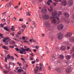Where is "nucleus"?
Wrapping results in <instances>:
<instances>
[{"mask_svg": "<svg viewBox=\"0 0 74 74\" xmlns=\"http://www.w3.org/2000/svg\"><path fill=\"white\" fill-rule=\"evenodd\" d=\"M5 60L6 62H7V58L5 57Z\"/></svg>", "mask_w": 74, "mask_h": 74, "instance_id": "obj_42", "label": "nucleus"}, {"mask_svg": "<svg viewBox=\"0 0 74 74\" xmlns=\"http://www.w3.org/2000/svg\"><path fill=\"white\" fill-rule=\"evenodd\" d=\"M35 74H36V73H38V70H35Z\"/></svg>", "mask_w": 74, "mask_h": 74, "instance_id": "obj_47", "label": "nucleus"}, {"mask_svg": "<svg viewBox=\"0 0 74 74\" xmlns=\"http://www.w3.org/2000/svg\"><path fill=\"white\" fill-rule=\"evenodd\" d=\"M23 42H25L26 43L28 42V41H26V40H23Z\"/></svg>", "mask_w": 74, "mask_h": 74, "instance_id": "obj_45", "label": "nucleus"}, {"mask_svg": "<svg viewBox=\"0 0 74 74\" xmlns=\"http://www.w3.org/2000/svg\"><path fill=\"white\" fill-rule=\"evenodd\" d=\"M36 61L37 62H39V60L37 59H36Z\"/></svg>", "mask_w": 74, "mask_h": 74, "instance_id": "obj_61", "label": "nucleus"}, {"mask_svg": "<svg viewBox=\"0 0 74 74\" xmlns=\"http://www.w3.org/2000/svg\"><path fill=\"white\" fill-rule=\"evenodd\" d=\"M26 14L27 15H28V16H30V14L27 12H26Z\"/></svg>", "mask_w": 74, "mask_h": 74, "instance_id": "obj_35", "label": "nucleus"}, {"mask_svg": "<svg viewBox=\"0 0 74 74\" xmlns=\"http://www.w3.org/2000/svg\"><path fill=\"white\" fill-rule=\"evenodd\" d=\"M47 4H48V5H50V3H49V2H47Z\"/></svg>", "mask_w": 74, "mask_h": 74, "instance_id": "obj_53", "label": "nucleus"}, {"mask_svg": "<svg viewBox=\"0 0 74 74\" xmlns=\"http://www.w3.org/2000/svg\"><path fill=\"white\" fill-rule=\"evenodd\" d=\"M73 34H72V32H68L65 35V37H67L69 38V37H71V36H72Z\"/></svg>", "mask_w": 74, "mask_h": 74, "instance_id": "obj_6", "label": "nucleus"}, {"mask_svg": "<svg viewBox=\"0 0 74 74\" xmlns=\"http://www.w3.org/2000/svg\"><path fill=\"white\" fill-rule=\"evenodd\" d=\"M10 48H12V49H13V48H14V46H11L10 47Z\"/></svg>", "mask_w": 74, "mask_h": 74, "instance_id": "obj_40", "label": "nucleus"}, {"mask_svg": "<svg viewBox=\"0 0 74 74\" xmlns=\"http://www.w3.org/2000/svg\"><path fill=\"white\" fill-rule=\"evenodd\" d=\"M57 14L58 13L55 12L54 13H52L53 17L51 16L50 17L51 19V23L56 25L60 22V20L57 16Z\"/></svg>", "mask_w": 74, "mask_h": 74, "instance_id": "obj_1", "label": "nucleus"}, {"mask_svg": "<svg viewBox=\"0 0 74 74\" xmlns=\"http://www.w3.org/2000/svg\"><path fill=\"white\" fill-rule=\"evenodd\" d=\"M62 4L64 5H66L67 4V1H66L64 0L62 1Z\"/></svg>", "mask_w": 74, "mask_h": 74, "instance_id": "obj_15", "label": "nucleus"}, {"mask_svg": "<svg viewBox=\"0 0 74 74\" xmlns=\"http://www.w3.org/2000/svg\"><path fill=\"white\" fill-rule=\"evenodd\" d=\"M14 55L16 56V57H17V58H18V55H17V54L14 53Z\"/></svg>", "mask_w": 74, "mask_h": 74, "instance_id": "obj_48", "label": "nucleus"}, {"mask_svg": "<svg viewBox=\"0 0 74 74\" xmlns=\"http://www.w3.org/2000/svg\"><path fill=\"white\" fill-rule=\"evenodd\" d=\"M54 1H56V2H57V1H60V0H53Z\"/></svg>", "mask_w": 74, "mask_h": 74, "instance_id": "obj_49", "label": "nucleus"}, {"mask_svg": "<svg viewBox=\"0 0 74 74\" xmlns=\"http://www.w3.org/2000/svg\"><path fill=\"white\" fill-rule=\"evenodd\" d=\"M8 64L9 65H13V67H14V66H15V63H13V62H9V63H8Z\"/></svg>", "mask_w": 74, "mask_h": 74, "instance_id": "obj_19", "label": "nucleus"}, {"mask_svg": "<svg viewBox=\"0 0 74 74\" xmlns=\"http://www.w3.org/2000/svg\"><path fill=\"white\" fill-rule=\"evenodd\" d=\"M35 61H32V64H34V63H35Z\"/></svg>", "mask_w": 74, "mask_h": 74, "instance_id": "obj_50", "label": "nucleus"}, {"mask_svg": "<svg viewBox=\"0 0 74 74\" xmlns=\"http://www.w3.org/2000/svg\"><path fill=\"white\" fill-rule=\"evenodd\" d=\"M56 71H57V72H61L60 68H57L56 69Z\"/></svg>", "mask_w": 74, "mask_h": 74, "instance_id": "obj_23", "label": "nucleus"}, {"mask_svg": "<svg viewBox=\"0 0 74 74\" xmlns=\"http://www.w3.org/2000/svg\"><path fill=\"white\" fill-rule=\"evenodd\" d=\"M53 5H51L50 6V9H48V10L49 11V12H52L53 11V8H53Z\"/></svg>", "mask_w": 74, "mask_h": 74, "instance_id": "obj_12", "label": "nucleus"}, {"mask_svg": "<svg viewBox=\"0 0 74 74\" xmlns=\"http://www.w3.org/2000/svg\"><path fill=\"white\" fill-rule=\"evenodd\" d=\"M73 4V1L72 0H69L68 1V5L69 6H72Z\"/></svg>", "mask_w": 74, "mask_h": 74, "instance_id": "obj_8", "label": "nucleus"}, {"mask_svg": "<svg viewBox=\"0 0 74 74\" xmlns=\"http://www.w3.org/2000/svg\"><path fill=\"white\" fill-rule=\"evenodd\" d=\"M10 58H11V59H12V60H14V57L11 56H10Z\"/></svg>", "mask_w": 74, "mask_h": 74, "instance_id": "obj_41", "label": "nucleus"}, {"mask_svg": "<svg viewBox=\"0 0 74 74\" xmlns=\"http://www.w3.org/2000/svg\"><path fill=\"white\" fill-rule=\"evenodd\" d=\"M64 16L66 18H69L70 15L69 14L67 13H64Z\"/></svg>", "mask_w": 74, "mask_h": 74, "instance_id": "obj_13", "label": "nucleus"}, {"mask_svg": "<svg viewBox=\"0 0 74 74\" xmlns=\"http://www.w3.org/2000/svg\"><path fill=\"white\" fill-rule=\"evenodd\" d=\"M47 9H42L41 10V12L42 13H46L47 12Z\"/></svg>", "mask_w": 74, "mask_h": 74, "instance_id": "obj_16", "label": "nucleus"}, {"mask_svg": "<svg viewBox=\"0 0 74 74\" xmlns=\"http://www.w3.org/2000/svg\"><path fill=\"white\" fill-rule=\"evenodd\" d=\"M2 14L3 15H5L6 14V12H5L3 13H2Z\"/></svg>", "mask_w": 74, "mask_h": 74, "instance_id": "obj_54", "label": "nucleus"}, {"mask_svg": "<svg viewBox=\"0 0 74 74\" xmlns=\"http://www.w3.org/2000/svg\"><path fill=\"white\" fill-rule=\"evenodd\" d=\"M22 28H23V29H25V28L26 27V25H22L21 27Z\"/></svg>", "mask_w": 74, "mask_h": 74, "instance_id": "obj_26", "label": "nucleus"}, {"mask_svg": "<svg viewBox=\"0 0 74 74\" xmlns=\"http://www.w3.org/2000/svg\"><path fill=\"white\" fill-rule=\"evenodd\" d=\"M48 1L49 3H52V1L51 0H48Z\"/></svg>", "mask_w": 74, "mask_h": 74, "instance_id": "obj_60", "label": "nucleus"}, {"mask_svg": "<svg viewBox=\"0 0 74 74\" xmlns=\"http://www.w3.org/2000/svg\"><path fill=\"white\" fill-rule=\"evenodd\" d=\"M58 38L59 40L63 38V34L62 33L60 32L58 34Z\"/></svg>", "mask_w": 74, "mask_h": 74, "instance_id": "obj_3", "label": "nucleus"}, {"mask_svg": "<svg viewBox=\"0 0 74 74\" xmlns=\"http://www.w3.org/2000/svg\"><path fill=\"white\" fill-rule=\"evenodd\" d=\"M5 67L6 69H8V66H7V65H5Z\"/></svg>", "mask_w": 74, "mask_h": 74, "instance_id": "obj_52", "label": "nucleus"}, {"mask_svg": "<svg viewBox=\"0 0 74 74\" xmlns=\"http://www.w3.org/2000/svg\"><path fill=\"white\" fill-rule=\"evenodd\" d=\"M52 58H55V56L54 55H53L52 56Z\"/></svg>", "mask_w": 74, "mask_h": 74, "instance_id": "obj_62", "label": "nucleus"}, {"mask_svg": "<svg viewBox=\"0 0 74 74\" xmlns=\"http://www.w3.org/2000/svg\"><path fill=\"white\" fill-rule=\"evenodd\" d=\"M29 59H30L31 60H33V58L32 56L29 57Z\"/></svg>", "mask_w": 74, "mask_h": 74, "instance_id": "obj_33", "label": "nucleus"}, {"mask_svg": "<svg viewBox=\"0 0 74 74\" xmlns=\"http://www.w3.org/2000/svg\"><path fill=\"white\" fill-rule=\"evenodd\" d=\"M62 12H61V11H59L58 14V16H60V15H62Z\"/></svg>", "mask_w": 74, "mask_h": 74, "instance_id": "obj_28", "label": "nucleus"}, {"mask_svg": "<svg viewBox=\"0 0 74 74\" xmlns=\"http://www.w3.org/2000/svg\"><path fill=\"white\" fill-rule=\"evenodd\" d=\"M11 34L13 36H15V33H14V32L12 34Z\"/></svg>", "mask_w": 74, "mask_h": 74, "instance_id": "obj_51", "label": "nucleus"}, {"mask_svg": "<svg viewBox=\"0 0 74 74\" xmlns=\"http://www.w3.org/2000/svg\"><path fill=\"white\" fill-rule=\"evenodd\" d=\"M66 73H68V74H69V73H71V71H72V70H71V68H68L66 69Z\"/></svg>", "mask_w": 74, "mask_h": 74, "instance_id": "obj_7", "label": "nucleus"}, {"mask_svg": "<svg viewBox=\"0 0 74 74\" xmlns=\"http://www.w3.org/2000/svg\"><path fill=\"white\" fill-rule=\"evenodd\" d=\"M3 48L5 49H8V48H7V47H6L5 46H3Z\"/></svg>", "mask_w": 74, "mask_h": 74, "instance_id": "obj_24", "label": "nucleus"}, {"mask_svg": "<svg viewBox=\"0 0 74 74\" xmlns=\"http://www.w3.org/2000/svg\"><path fill=\"white\" fill-rule=\"evenodd\" d=\"M53 4L54 5V6H56V3H53Z\"/></svg>", "mask_w": 74, "mask_h": 74, "instance_id": "obj_57", "label": "nucleus"}, {"mask_svg": "<svg viewBox=\"0 0 74 74\" xmlns=\"http://www.w3.org/2000/svg\"><path fill=\"white\" fill-rule=\"evenodd\" d=\"M70 41L72 42H74V36L70 38Z\"/></svg>", "mask_w": 74, "mask_h": 74, "instance_id": "obj_17", "label": "nucleus"}, {"mask_svg": "<svg viewBox=\"0 0 74 74\" xmlns=\"http://www.w3.org/2000/svg\"><path fill=\"white\" fill-rule=\"evenodd\" d=\"M11 6V5L10 3H8L5 6L6 8H8V7L10 8Z\"/></svg>", "mask_w": 74, "mask_h": 74, "instance_id": "obj_18", "label": "nucleus"}, {"mask_svg": "<svg viewBox=\"0 0 74 74\" xmlns=\"http://www.w3.org/2000/svg\"><path fill=\"white\" fill-rule=\"evenodd\" d=\"M65 44L66 45H69V41H67V42H65Z\"/></svg>", "mask_w": 74, "mask_h": 74, "instance_id": "obj_27", "label": "nucleus"}, {"mask_svg": "<svg viewBox=\"0 0 74 74\" xmlns=\"http://www.w3.org/2000/svg\"><path fill=\"white\" fill-rule=\"evenodd\" d=\"M16 49V51H19V49L18 48H15Z\"/></svg>", "mask_w": 74, "mask_h": 74, "instance_id": "obj_44", "label": "nucleus"}, {"mask_svg": "<svg viewBox=\"0 0 74 74\" xmlns=\"http://www.w3.org/2000/svg\"><path fill=\"white\" fill-rule=\"evenodd\" d=\"M16 18L14 17L13 18V21H15V20H16Z\"/></svg>", "mask_w": 74, "mask_h": 74, "instance_id": "obj_56", "label": "nucleus"}, {"mask_svg": "<svg viewBox=\"0 0 74 74\" xmlns=\"http://www.w3.org/2000/svg\"><path fill=\"white\" fill-rule=\"evenodd\" d=\"M0 26H1V27H2L3 28L4 27V25H3V24H0Z\"/></svg>", "mask_w": 74, "mask_h": 74, "instance_id": "obj_43", "label": "nucleus"}, {"mask_svg": "<svg viewBox=\"0 0 74 74\" xmlns=\"http://www.w3.org/2000/svg\"><path fill=\"white\" fill-rule=\"evenodd\" d=\"M0 36L2 38L4 37V36H3V35L1 34H0Z\"/></svg>", "mask_w": 74, "mask_h": 74, "instance_id": "obj_37", "label": "nucleus"}, {"mask_svg": "<svg viewBox=\"0 0 74 74\" xmlns=\"http://www.w3.org/2000/svg\"><path fill=\"white\" fill-rule=\"evenodd\" d=\"M43 19L47 20L49 19V17L48 15H45L43 16Z\"/></svg>", "mask_w": 74, "mask_h": 74, "instance_id": "obj_9", "label": "nucleus"}, {"mask_svg": "<svg viewBox=\"0 0 74 74\" xmlns=\"http://www.w3.org/2000/svg\"><path fill=\"white\" fill-rule=\"evenodd\" d=\"M39 66H36V68L38 69V70H39V71H42V64L41 63H40L39 64Z\"/></svg>", "mask_w": 74, "mask_h": 74, "instance_id": "obj_4", "label": "nucleus"}, {"mask_svg": "<svg viewBox=\"0 0 74 74\" xmlns=\"http://www.w3.org/2000/svg\"><path fill=\"white\" fill-rule=\"evenodd\" d=\"M32 42H36V40L33 39H32Z\"/></svg>", "mask_w": 74, "mask_h": 74, "instance_id": "obj_46", "label": "nucleus"}, {"mask_svg": "<svg viewBox=\"0 0 74 74\" xmlns=\"http://www.w3.org/2000/svg\"><path fill=\"white\" fill-rule=\"evenodd\" d=\"M25 30V29H21V30L20 31V32H24V30Z\"/></svg>", "mask_w": 74, "mask_h": 74, "instance_id": "obj_38", "label": "nucleus"}, {"mask_svg": "<svg viewBox=\"0 0 74 74\" xmlns=\"http://www.w3.org/2000/svg\"><path fill=\"white\" fill-rule=\"evenodd\" d=\"M3 72H4V73L5 74H7V73H8V72H9V71L5 70Z\"/></svg>", "mask_w": 74, "mask_h": 74, "instance_id": "obj_29", "label": "nucleus"}, {"mask_svg": "<svg viewBox=\"0 0 74 74\" xmlns=\"http://www.w3.org/2000/svg\"><path fill=\"white\" fill-rule=\"evenodd\" d=\"M15 36L16 37H19V36L18 34H16Z\"/></svg>", "mask_w": 74, "mask_h": 74, "instance_id": "obj_59", "label": "nucleus"}, {"mask_svg": "<svg viewBox=\"0 0 74 74\" xmlns=\"http://www.w3.org/2000/svg\"><path fill=\"white\" fill-rule=\"evenodd\" d=\"M28 21H31V19L29 18H28L27 19Z\"/></svg>", "mask_w": 74, "mask_h": 74, "instance_id": "obj_58", "label": "nucleus"}, {"mask_svg": "<svg viewBox=\"0 0 74 74\" xmlns=\"http://www.w3.org/2000/svg\"><path fill=\"white\" fill-rule=\"evenodd\" d=\"M14 29V27L12 26V28L11 29V30H12V31H15V29Z\"/></svg>", "mask_w": 74, "mask_h": 74, "instance_id": "obj_32", "label": "nucleus"}, {"mask_svg": "<svg viewBox=\"0 0 74 74\" xmlns=\"http://www.w3.org/2000/svg\"><path fill=\"white\" fill-rule=\"evenodd\" d=\"M17 64H18L19 66H22V64H21L19 63V62H17Z\"/></svg>", "mask_w": 74, "mask_h": 74, "instance_id": "obj_34", "label": "nucleus"}, {"mask_svg": "<svg viewBox=\"0 0 74 74\" xmlns=\"http://www.w3.org/2000/svg\"><path fill=\"white\" fill-rule=\"evenodd\" d=\"M21 60H23V61H24L25 63L26 62V61H25V59H24V58H21Z\"/></svg>", "mask_w": 74, "mask_h": 74, "instance_id": "obj_39", "label": "nucleus"}, {"mask_svg": "<svg viewBox=\"0 0 74 74\" xmlns=\"http://www.w3.org/2000/svg\"><path fill=\"white\" fill-rule=\"evenodd\" d=\"M66 59H68V60L69 59H70L71 58V56L69 55L66 56Z\"/></svg>", "mask_w": 74, "mask_h": 74, "instance_id": "obj_22", "label": "nucleus"}, {"mask_svg": "<svg viewBox=\"0 0 74 74\" xmlns=\"http://www.w3.org/2000/svg\"><path fill=\"white\" fill-rule=\"evenodd\" d=\"M58 29L59 30H61L63 29V25L62 24H60L57 27Z\"/></svg>", "mask_w": 74, "mask_h": 74, "instance_id": "obj_2", "label": "nucleus"}, {"mask_svg": "<svg viewBox=\"0 0 74 74\" xmlns=\"http://www.w3.org/2000/svg\"><path fill=\"white\" fill-rule=\"evenodd\" d=\"M22 51H23V52H25V51H29V52H32L31 50H30V48L28 47L27 49H25L23 48L22 49Z\"/></svg>", "mask_w": 74, "mask_h": 74, "instance_id": "obj_10", "label": "nucleus"}, {"mask_svg": "<svg viewBox=\"0 0 74 74\" xmlns=\"http://www.w3.org/2000/svg\"><path fill=\"white\" fill-rule=\"evenodd\" d=\"M45 25L48 27L49 30H52V27L50 26V23L49 22H46Z\"/></svg>", "mask_w": 74, "mask_h": 74, "instance_id": "obj_5", "label": "nucleus"}, {"mask_svg": "<svg viewBox=\"0 0 74 74\" xmlns=\"http://www.w3.org/2000/svg\"><path fill=\"white\" fill-rule=\"evenodd\" d=\"M19 21H23V20H22V19H20L19 20Z\"/></svg>", "mask_w": 74, "mask_h": 74, "instance_id": "obj_64", "label": "nucleus"}, {"mask_svg": "<svg viewBox=\"0 0 74 74\" xmlns=\"http://www.w3.org/2000/svg\"><path fill=\"white\" fill-rule=\"evenodd\" d=\"M33 25H34L35 27H36V22H35L34 21H33Z\"/></svg>", "mask_w": 74, "mask_h": 74, "instance_id": "obj_31", "label": "nucleus"}, {"mask_svg": "<svg viewBox=\"0 0 74 74\" xmlns=\"http://www.w3.org/2000/svg\"><path fill=\"white\" fill-rule=\"evenodd\" d=\"M22 71H23V69L21 70V69H19L17 71V73H18V72H22Z\"/></svg>", "mask_w": 74, "mask_h": 74, "instance_id": "obj_25", "label": "nucleus"}, {"mask_svg": "<svg viewBox=\"0 0 74 74\" xmlns=\"http://www.w3.org/2000/svg\"><path fill=\"white\" fill-rule=\"evenodd\" d=\"M20 53L21 54H23V52L21 50H19Z\"/></svg>", "mask_w": 74, "mask_h": 74, "instance_id": "obj_36", "label": "nucleus"}, {"mask_svg": "<svg viewBox=\"0 0 74 74\" xmlns=\"http://www.w3.org/2000/svg\"><path fill=\"white\" fill-rule=\"evenodd\" d=\"M11 57V56L9 55V54H8V55L7 56V58H8V59H9Z\"/></svg>", "mask_w": 74, "mask_h": 74, "instance_id": "obj_30", "label": "nucleus"}, {"mask_svg": "<svg viewBox=\"0 0 74 74\" xmlns=\"http://www.w3.org/2000/svg\"><path fill=\"white\" fill-rule=\"evenodd\" d=\"M61 50L65 51L66 50V47L65 46H62L61 47Z\"/></svg>", "mask_w": 74, "mask_h": 74, "instance_id": "obj_21", "label": "nucleus"}, {"mask_svg": "<svg viewBox=\"0 0 74 74\" xmlns=\"http://www.w3.org/2000/svg\"><path fill=\"white\" fill-rule=\"evenodd\" d=\"M64 58V56L63 55H60L58 58V60H60V59H63Z\"/></svg>", "mask_w": 74, "mask_h": 74, "instance_id": "obj_14", "label": "nucleus"}, {"mask_svg": "<svg viewBox=\"0 0 74 74\" xmlns=\"http://www.w3.org/2000/svg\"><path fill=\"white\" fill-rule=\"evenodd\" d=\"M5 19L4 18H3L2 19V21H5Z\"/></svg>", "mask_w": 74, "mask_h": 74, "instance_id": "obj_63", "label": "nucleus"}, {"mask_svg": "<svg viewBox=\"0 0 74 74\" xmlns=\"http://www.w3.org/2000/svg\"><path fill=\"white\" fill-rule=\"evenodd\" d=\"M7 40H8V38H5L3 40V42H5V44L6 45H8V44H9L8 42H7Z\"/></svg>", "mask_w": 74, "mask_h": 74, "instance_id": "obj_11", "label": "nucleus"}, {"mask_svg": "<svg viewBox=\"0 0 74 74\" xmlns=\"http://www.w3.org/2000/svg\"><path fill=\"white\" fill-rule=\"evenodd\" d=\"M3 29H4V30H5L6 31H7V32H9V30H10V29H8L7 27H4Z\"/></svg>", "mask_w": 74, "mask_h": 74, "instance_id": "obj_20", "label": "nucleus"}, {"mask_svg": "<svg viewBox=\"0 0 74 74\" xmlns=\"http://www.w3.org/2000/svg\"><path fill=\"white\" fill-rule=\"evenodd\" d=\"M22 39L24 40H25V37L24 36H23L22 38Z\"/></svg>", "mask_w": 74, "mask_h": 74, "instance_id": "obj_55", "label": "nucleus"}]
</instances>
